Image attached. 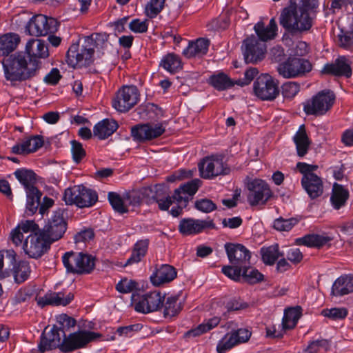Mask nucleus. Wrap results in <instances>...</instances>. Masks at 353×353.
<instances>
[{
	"label": "nucleus",
	"instance_id": "nucleus-21",
	"mask_svg": "<svg viewBox=\"0 0 353 353\" xmlns=\"http://www.w3.org/2000/svg\"><path fill=\"white\" fill-rule=\"evenodd\" d=\"M43 144V140L40 136L26 137L11 148L12 153L16 154H28L36 152Z\"/></svg>",
	"mask_w": 353,
	"mask_h": 353
},
{
	"label": "nucleus",
	"instance_id": "nucleus-23",
	"mask_svg": "<svg viewBox=\"0 0 353 353\" xmlns=\"http://www.w3.org/2000/svg\"><path fill=\"white\" fill-rule=\"evenodd\" d=\"M26 52L28 59L37 60L38 59H46L49 57L48 45L41 39H30L26 45Z\"/></svg>",
	"mask_w": 353,
	"mask_h": 353
},
{
	"label": "nucleus",
	"instance_id": "nucleus-47",
	"mask_svg": "<svg viewBox=\"0 0 353 353\" xmlns=\"http://www.w3.org/2000/svg\"><path fill=\"white\" fill-rule=\"evenodd\" d=\"M81 185H74L65 190L63 200L68 205H76L79 208L78 201L81 197Z\"/></svg>",
	"mask_w": 353,
	"mask_h": 353
},
{
	"label": "nucleus",
	"instance_id": "nucleus-27",
	"mask_svg": "<svg viewBox=\"0 0 353 353\" xmlns=\"http://www.w3.org/2000/svg\"><path fill=\"white\" fill-rule=\"evenodd\" d=\"M350 197V192L346 185L336 182L332 183V209L339 210L345 207Z\"/></svg>",
	"mask_w": 353,
	"mask_h": 353
},
{
	"label": "nucleus",
	"instance_id": "nucleus-41",
	"mask_svg": "<svg viewBox=\"0 0 353 353\" xmlns=\"http://www.w3.org/2000/svg\"><path fill=\"white\" fill-rule=\"evenodd\" d=\"M81 197L78 203L79 208H89L92 206L98 200V195L94 190L81 185Z\"/></svg>",
	"mask_w": 353,
	"mask_h": 353
},
{
	"label": "nucleus",
	"instance_id": "nucleus-57",
	"mask_svg": "<svg viewBox=\"0 0 353 353\" xmlns=\"http://www.w3.org/2000/svg\"><path fill=\"white\" fill-rule=\"evenodd\" d=\"M142 325L139 323L133 324L125 327H119L117 330V334L122 337L130 338L133 336L137 332L140 331Z\"/></svg>",
	"mask_w": 353,
	"mask_h": 353
},
{
	"label": "nucleus",
	"instance_id": "nucleus-62",
	"mask_svg": "<svg viewBox=\"0 0 353 353\" xmlns=\"http://www.w3.org/2000/svg\"><path fill=\"white\" fill-rule=\"evenodd\" d=\"M196 208L203 212L209 213L216 209V205L210 199H203L196 201Z\"/></svg>",
	"mask_w": 353,
	"mask_h": 353
},
{
	"label": "nucleus",
	"instance_id": "nucleus-40",
	"mask_svg": "<svg viewBox=\"0 0 353 353\" xmlns=\"http://www.w3.org/2000/svg\"><path fill=\"white\" fill-rule=\"evenodd\" d=\"M160 66L170 73H174L182 68L181 59L173 53L165 55L160 62Z\"/></svg>",
	"mask_w": 353,
	"mask_h": 353
},
{
	"label": "nucleus",
	"instance_id": "nucleus-22",
	"mask_svg": "<svg viewBox=\"0 0 353 353\" xmlns=\"http://www.w3.org/2000/svg\"><path fill=\"white\" fill-rule=\"evenodd\" d=\"M210 44V40L203 37L190 41L182 54L188 59L201 58L207 54Z\"/></svg>",
	"mask_w": 353,
	"mask_h": 353
},
{
	"label": "nucleus",
	"instance_id": "nucleus-11",
	"mask_svg": "<svg viewBox=\"0 0 353 353\" xmlns=\"http://www.w3.org/2000/svg\"><path fill=\"white\" fill-rule=\"evenodd\" d=\"M100 336L99 333L86 330L74 332L64 337L61 342V350L68 352L83 348Z\"/></svg>",
	"mask_w": 353,
	"mask_h": 353
},
{
	"label": "nucleus",
	"instance_id": "nucleus-2",
	"mask_svg": "<svg viewBox=\"0 0 353 353\" xmlns=\"http://www.w3.org/2000/svg\"><path fill=\"white\" fill-rule=\"evenodd\" d=\"M108 45V36L94 33L85 37L81 46L72 45L67 52V61L72 67L86 66L93 61L95 51L101 52Z\"/></svg>",
	"mask_w": 353,
	"mask_h": 353
},
{
	"label": "nucleus",
	"instance_id": "nucleus-35",
	"mask_svg": "<svg viewBox=\"0 0 353 353\" xmlns=\"http://www.w3.org/2000/svg\"><path fill=\"white\" fill-rule=\"evenodd\" d=\"M20 41L17 34L7 33L0 37V57L7 56L14 51Z\"/></svg>",
	"mask_w": 353,
	"mask_h": 353
},
{
	"label": "nucleus",
	"instance_id": "nucleus-63",
	"mask_svg": "<svg viewBox=\"0 0 353 353\" xmlns=\"http://www.w3.org/2000/svg\"><path fill=\"white\" fill-rule=\"evenodd\" d=\"M222 272L225 276L236 281L240 280L242 270L232 265V266L223 267Z\"/></svg>",
	"mask_w": 353,
	"mask_h": 353
},
{
	"label": "nucleus",
	"instance_id": "nucleus-51",
	"mask_svg": "<svg viewBox=\"0 0 353 353\" xmlns=\"http://www.w3.org/2000/svg\"><path fill=\"white\" fill-rule=\"evenodd\" d=\"M52 305L65 306L69 304L74 298L72 293L65 294L63 292H51Z\"/></svg>",
	"mask_w": 353,
	"mask_h": 353
},
{
	"label": "nucleus",
	"instance_id": "nucleus-7",
	"mask_svg": "<svg viewBox=\"0 0 353 353\" xmlns=\"http://www.w3.org/2000/svg\"><path fill=\"white\" fill-rule=\"evenodd\" d=\"M132 305L140 313L148 314L160 310L163 305L165 296L159 291H153L141 296L132 295Z\"/></svg>",
	"mask_w": 353,
	"mask_h": 353
},
{
	"label": "nucleus",
	"instance_id": "nucleus-50",
	"mask_svg": "<svg viewBox=\"0 0 353 353\" xmlns=\"http://www.w3.org/2000/svg\"><path fill=\"white\" fill-rule=\"evenodd\" d=\"M241 276L250 283L259 282L263 280V274L256 269L252 267H247V265L242 268Z\"/></svg>",
	"mask_w": 353,
	"mask_h": 353
},
{
	"label": "nucleus",
	"instance_id": "nucleus-49",
	"mask_svg": "<svg viewBox=\"0 0 353 353\" xmlns=\"http://www.w3.org/2000/svg\"><path fill=\"white\" fill-rule=\"evenodd\" d=\"M262 259L266 264H273L279 257V246L277 245L270 246L261 250Z\"/></svg>",
	"mask_w": 353,
	"mask_h": 353
},
{
	"label": "nucleus",
	"instance_id": "nucleus-1",
	"mask_svg": "<svg viewBox=\"0 0 353 353\" xmlns=\"http://www.w3.org/2000/svg\"><path fill=\"white\" fill-rule=\"evenodd\" d=\"M316 6V0H290V6L280 15V24L292 32L309 30L312 27L311 12Z\"/></svg>",
	"mask_w": 353,
	"mask_h": 353
},
{
	"label": "nucleus",
	"instance_id": "nucleus-14",
	"mask_svg": "<svg viewBox=\"0 0 353 353\" xmlns=\"http://www.w3.org/2000/svg\"><path fill=\"white\" fill-rule=\"evenodd\" d=\"M63 214L64 212L61 209L54 211L43 229L41 233L50 243L60 239L66 230Z\"/></svg>",
	"mask_w": 353,
	"mask_h": 353
},
{
	"label": "nucleus",
	"instance_id": "nucleus-5",
	"mask_svg": "<svg viewBox=\"0 0 353 353\" xmlns=\"http://www.w3.org/2000/svg\"><path fill=\"white\" fill-rule=\"evenodd\" d=\"M94 261L93 256L82 252H68L62 256L67 272L77 274L90 273L94 269Z\"/></svg>",
	"mask_w": 353,
	"mask_h": 353
},
{
	"label": "nucleus",
	"instance_id": "nucleus-9",
	"mask_svg": "<svg viewBox=\"0 0 353 353\" xmlns=\"http://www.w3.org/2000/svg\"><path fill=\"white\" fill-rule=\"evenodd\" d=\"M221 155H212L205 158L199 164L200 175L203 179H210L230 172V168Z\"/></svg>",
	"mask_w": 353,
	"mask_h": 353
},
{
	"label": "nucleus",
	"instance_id": "nucleus-37",
	"mask_svg": "<svg viewBox=\"0 0 353 353\" xmlns=\"http://www.w3.org/2000/svg\"><path fill=\"white\" fill-rule=\"evenodd\" d=\"M302 314V309L300 306H296L286 309L282 319L281 325L287 330L293 329Z\"/></svg>",
	"mask_w": 353,
	"mask_h": 353
},
{
	"label": "nucleus",
	"instance_id": "nucleus-19",
	"mask_svg": "<svg viewBox=\"0 0 353 353\" xmlns=\"http://www.w3.org/2000/svg\"><path fill=\"white\" fill-rule=\"evenodd\" d=\"M165 130V123H147L134 126L131 132L133 138L139 141L152 140L161 136Z\"/></svg>",
	"mask_w": 353,
	"mask_h": 353
},
{
	"label": "nucleus",
	"instance_id": "nucleus-52",
	"mask_svg": "<svg viewBox=\"0 0 353 353\" xmlns=\"http://www.w3.org/2000/svg\"><path fill=\"white\" fill-rule=\"evenodd\" d=\"M165 0H150L146 5L145 12L150 18L156 17L163 9Z\"/></svg>",
	"mask_w": 353,
	"mask_h": 353
},
{
	"label": "nucleus",
	"instance_id": "nucleus-17",
	"mask_svg": "<svg viewBox=\"0 0 353 353\" xmlns=\"http://www.w3.org/2000/svg\"><path fill=\"white\" fill-rule=\"evenodd\" d=\"M252 332L248 328H239L227 333L217 343L218 353H225L239 344L249 341Z\"/></svg>",
	"mask_w": 353,
	"mask_h": 353
},
{
	"label": "nucleus",
	"instance_id": "nucleus-53",
	"mask_svg": "<svg viewBox=\"0 0 353 353\" xmlns=\"http://www.w3.org/2000/svg\"><path fill=\"white\" fill-rule=\"evenodd\" d=\"M299 84L293 81L287 82L281 87L282 94L286 99H292L299 93Z\"/></svg>",
	"mask_w": 353,
	"mask_h": 353
},
{
	"label": "nucleus",
	"instance_id": "nucleus-8",
	"mask_svg": "<svg viewBox=\"0 0 353 353\" xmlns=\"http://www.w3.org/2000/svg\"><path fill=\"white\" fill-rule=\"evenodd\" d=\"M139 96L136 86L123 85L116 92L112 105L118 112H128L138 103Z\"/></svg>",
	"mask_w": 353,
	"mask_h": 353
},
{
	"label": "nucleus",
	"instance_id": "nucleus-25",
	"mask_svg": "<svg viewBox=\"0 0 353 353\" xmlns=\"http://www.w3.org/2000/svg\"><path fill=\"white\" fill-rule=\"evenodd\" d=\"M176 276V272L174 267L164 264L157 269L150 276V281L155 286L172 281Z\"/></svg>",
	"mask_w": 353,
	"mask_h": 353
},
{
	"label": "nucleus",
	"instance_id": "nucleus-3",
	"mask_svg": "<svg viewBox=\"0 0 353 353\" xmlns=\"http://www.w3.org/2000/svg\"><path fill=\"white\" fill-rule=\"evenodd\" d=\"M40 63L22 53L14 54L3 63L5 77L12 83L25 81L36 75Z\"/></svg>",
	"mask_w": 353,
	"mask_h": 353
},
{
	"label": "nucleus",
	"instance_id": "nucleus-38",
	"mask_svg": "<svg viewBox=\"0 0 353 353\" xmlns=\"http://www.w3.org/2000/svg\"><path fill=\"white\" fill-rule=\"evenodd\" d=\"M219 322L220 319L217 316L206 319L202 323L196 326L195 328H193L188 331L185 333V336L188 337H195L200 336L217 326Z\"/></svg>",
	"mask_w": 353,
	"mask_h": 353
},
{
	"label": "nucleus",
	"instance_id": "nucleus-59",
	"mask_svg": "<svg viewBox=\"0 0 353 353\" xmlns=\"http://www.w3.org/2000/svg\"><path fill=\"white\" fill-rule=\"evenodd\" d=\"M258 73L259 71L256 68H250L245 72L244 78L235 81V84L241 87L247 85L250 83Z\"/></svg>",
	"mask_w": 353,
	"mask_h": 353
},
{
	"label": "nucleus",
	"instance_id": "nucleus-30",
	"mask_svg": "<svg viewBox=\"0 0 353 353\" xmlns=\"http://www.w3.org/2000/svg\"><path fill=\"white\" fill-rule=\"evenodd\" d=\"M353 292V274L339 276L332 283V296H343Z\"/></svg>",
	"mask_w": 353,
	"mask_h": 353
},
{
	"label": "nucleus",
	"instance_id": "nucleus-33",
	"mask_svg": "<svg viewBox=\"0 0 353 353\" xmlns=\"http://www.w3.org/2000/svg\"><path fill=\"white\" fill-rule=\"evenodd\" d=\"M207 227V223L199 219H187L180 222L179 231L185 235L201 232Z\"/></svg>",
	"mask_w": 353,
	"mask_h": 353
},
{
	"label": "nucleus",
	"instance_id": "nucleus-6",
	"mask_svg": "<svg viewBox=\"0 0 353 353\" xmlns=\"http://www.w3.org/2000/svg\"><path fill=\"white\" fill-rule=\"evenodd\" d=\"M331 107L330 90L319 91L303 103V109L307 115L315 117L325 114Z\"/></svg>",
	"mask_w": 353,
	"mask_h": 353
},
{
	"label": "nucleus",
	"instance_id": "nucleus-16",
	"mask_svg": "<svg viewBox=\"0 0 353 353\" xmlns=\"http://www.w3.org/2000/svg\"><path fill=\"white\" fill-rule=\"evenodd\" d=\"M312 69L311 63L301 58H290L279 64L278 72L284 78H294L308 72Z\"/></svg>",
	"mask_w": 353,
	"mask_h": 353
},
{
	"label": "nucleus",
	"instance_id": "nucleus-54",
	"mask_svg": "<svg viewBox=\"0 0 353 353\" xmlns=\"http://www.w3.org/2000/svg\"><path fill=\"white\" fill-rule=\"evenodd\" d=\"M298 221L296 219H285L279 218L274 221V228L279 231H289L296 225Z\"/></svg>",
	"mask_w": 353,
	"mask_h": 353
},
{
	"label": "nucleus",
	"instance_id": "nucleus-12",
	"mask_svg": "<svg viewBox=\"0 0 353 353\" xmlns=\"http://www.w3.org/2000/svg\"><path fill=\"white\" fill-rule=\"evenodd\" d=\"M253 91L256 97L265 101L274 100L279 93L276 82L268 74L257 77L253 84Z\"/></svg>",
	"mask_w": 353,
	"mask_h": 353
},
{
	"label": "nucleus",
	"instance_id": "nucleus-18",
	"mask_svg": "<svg viewBox=\"0 0 353 353\" xmlns=\"http://www.w3.org/2000/svg\"><path fill=\"white\" fill-rule=\"evenodd\" d=\"M243 55L247 63H256L263 60L266 54L265 43L255 37L248 38L243 42Z\"/></svg>",
	"mask_w": 353,
	"mask_h": 353
},
{
	"label": "nucleus",
	"instance_id": "nucleus-44",
	"mask_svg": "<svg viewBox=\"0 0 353 353\" xmlns=\"http://www.w3.org/2000/svg\"><path fill=\"white\" fill-rule=\"evenodd\" d=\"M148 250V242L141 241L135 244L131 256L127 260L125 265L139 262L145 256Z\"/></svg>",
	"mask_w": 353,
	"mask_h": 353
},
{
	"label": "nucleus",
	"instance_id": "nucleus-10",
	"mask_svg": "<svg viewBox=\"0 0 353 353\" xmlns=\"http://www.w3.org/2000/svg\"><path fill=\"white\" fill-rule=\"evenodd\" d=\"M59 23L52 17L43 14L33 16L26 26L28 34L34 37L46 36L57 30Z\"/></svg>",
	"mask_w": 353,
	"mask_h": 353
},
{
	"label": "nucleus",
	"instance_id": "nucleus-48",
	"mask_svg": "<svg viewBox=\"0 0 353 353\" xmlns=\"http://www.w3.org/2000/svg\"><path fill=\"white\" fill-rule=\"evenodd\" d=\"M41 195V194L37 188H30V189L26 191V208L30 212L34 213L37 210Z\"/></svg>",
	"mask_w": 353,
	"mask_h": 353
},
{
	"label": "nucleus",
	"instance_id": "nucleus-45",
	"mask_svg": "<svg viewBox=\"0 0 353 353\" xmlns=\"http://www.w3.org/2000/svg\"><path fill=\"white\" fill-rule=\"evenodd\" d=\"M330 348V341L327 339H318L310 341L300 353H317L321 350L327 351Z\"/></svg>",
	"mask_w": 353,
	"mask_h": 353
},
{
	"label": "nucleus",
	"instance_id": "nucleus-56",
	"mask_svg": "<svg viewBox=\"0 0 353 353\" xmlns=\"http://www.w3.org/2000/svg\"><path fill=\"white\" fill-rule=\"evenodd\" d=\"M138 288L137 282L132 279H121L116 285V289L121 293H130Z\"/></svg>",
	"mask_w": 353,
	"mask_h": 353
},
{
	"label": "nucleus",
	"instance_id": "nucleus-28",
	"mask_svg": "<svg viewBox=\"0 0 353 353\" xmlns=\"http://www.w3.org/2000/svg\"><path fill=\"white\" fill-rule=\"evenodd\" d=\"M108 197L112 208L121 214L128 212V205H134V199L128 193L121 196L116 192H109Z\"/></svg>",
	"mask_w": 353,
	"mask_h": 353
},
{
	"label": "nucleus",
	"instance_id": "nucleus-55",
	"mask_svg": "<svg viewBox=\"0 0 353 353\" xmlns=\"http://www.w3.org/2000/svg\"><path fill=\"white\" fill-rule=\"evenodd\" d=\"M130 30L134 33H144L146 32L148 28V20L134 19H132L128 24Z\"/></svg>",
	"mask_w": 353,
	"mask_h": 353
},
{
	"label": "nucleus",
	"instance_id": "nucleus-60",
	"mask_svg": "<svg viewBox=\"0 0 353 353\" xmlns=\"http://www.w3.org/2000/svg\"><path fill=\"white\" fill-rule=\"evenodd\" d=\"M70 143L73 159L75 162L79 163L85 156V150L82 145L77 141H71Z\"/></svg>",
	"mask_w": 353,
	"mask_h": 353
},
{
	"label": "nucleus",
	"instance_id": "nucleus-61",
	"mask_svg": "<svg viewBox=\"0 0 353 353\" xmlns=\"http://www.w3.org/2000/svg\"><path fill=\"white\" fill-rule=\"evenodd\" d=\"M265 330L266 336L271 338H281L287 331V330L284 329L283 326L281 325V323L268 326Z\"/></svg>",
	"mask_w": 353,
	"mask_h": 353
},
{
	"label": "nucleus",
	"instance_id": "nucleus-4",
	"mask_svg": "<svg viewBox=\"0 0 353 353\" xmlns=\"http://www.w3.org/2000/svg\"><path fill=\"white\" fill-rule=\"evenodd\" d=\"M317 168V165L303 162H299L296 164L297 170L303 175L301 179L302 185L312 199L319 196L323 191L321 178L314 173Z\"/></svg>",
	"mask_w": 353,
	"mask_h": 353
},
{
	"label": "nucleus",
	"instance_id": "nucleus-13",
	"mask_svg": "<svg viewBox=\"0 0 353 353\" xmlns=\"http://www.w3.org/2000/svg\"><path fill=\"white\" fill-rule=\"evenodd\" d=\"M248 201L252 206L264 205L272 196L269 185L263 180L255 179L248 184Z\"/></svg>",
	"mask_w": 353,
	"mask_h": 353
},
{
	"label": "nucleus",
	"instance_id": "nucleus-46",
	"mask_svg": "<svg viewBox=\"0 0 353 353\" xmlns=\"http://www.w3.org/2000/svg\"><path fill=\"white\" fill-rule=\"evenodd\" d=\"M182 309V300L178 296H169L165 303V314L173 316Z\"/></svg>",
	"mask_w": 353,
	"mask_h": 353
},
{
	"label": "nucleus",
	"instance_id": "nucleus-58",
	"mask_svg": "<svg viewBox=\"0 0 353 353\" xmlns=\"http://www.w3.org/2000/svg\"><path fill=\"white\" fill-rule=\"evenodd\" d=\"M16 252L13 250L0 251V279L4 277V259L7 258L11 263L16 261Z\"/></svg>",
	"mask_w": 353,
	"mask_h": 353
},
{
	"label": "nucleus",
	"instance_id": "nucleus-39",
	"mask_svg": "<svg viewBox=\"0 0 353 353\" xmlns=\"http://www.w3.org/2000/svg\"><path fill=\"white\" fill-rule=\"evenodd\" d=\"M29 263L21 261L15 264L12 270V274L14 281L17 283H21L27 280L30 274Z\"/></svg>",
	"mask_w": 353,
	"mask_h": 353
},
{
	"label": "nucleus",
	"instance_id": "nucleus-34",
	"mask_svg": "<svg viewBox=\"0 0 353 353\" xmlns=\"http://www.w3.org/2000/svg\"><path fill=\"white\" fill-rule=\"evenodd\" d=\"M118 128L114 120L103 119L97 123L93 129V134L100 139H105L112 135Z\"/></svg>",
	"mask_w": 353,
	"mask_h": 353
},
{
	"label": "nucleus",
	"instance_id": "nucleus-20",
	"mask_svg": "<svg viewBox=\"0 0 353 353\" xmlns=\"http://www.w3.org/2000/svg\"><path fill=\"white\" fill-rule=\"evenodd\" d=\"M225 250L229 261L233 265L242 269L250 263V252L245 246L241 244H227Z\"/></svg>",
	"mask_w": 353,
	"mask_h": 353
},
{
	"label": "nucleus",
	"instance_id": "nucleus-29",
	"mask_svg": "<svg viewBox=\"0 0 353 353\" xmlns=\"http://www.w3.org/2000/svg\"><path fill=\"white\" fill-rule=\"evenodd\" d=\"M330 236L325 234H308L294 240L297 245L319 248L330 241Z\"/></svg>",
	"mask_w": 353,
	"mask_h": 353
},
{
	"label": "nucleus",
	"instance_id": "nucleus-36",
	"mask_svg": "<svg viewBox=\"0 0 353 353\" xmlns=\"http://www.w3.org/2000/svg\"><path fill=\"white\" fill-rule=\"evenodd\" d=\"M336 36V43L339 47L350 51L353 49V26L349 28L340 27Z\"/></svg>",
	"mask_w": 353,
	"mask_h": 353
},
{
	"label": "nucleus",
	"instance_id": "nucleus-43",
	"mask_svg": "<svg viewBox=\"0 0 353 353\" xmlns=\"http://www.w3.org/2000/svg\"><path fill=\"white\" fill-rule=\"evenodd\" d=\"M16 178L19 182L25 187L26 191L28 190L30 188H35L33 183L35 181V174L28 170H17L14 172Z\"/></svg>",
	"mask_w": 353,
	"mask_h": 353
},
{
	"label": "nucleus",
	"instance_id": "nucleus-26",
	"mask_svg": "<svg viewBox=\"0 0 353 353\" xmlns=\"http://www.w3.org/2000/svg\"><path fill=\"white\" fill-rule=\"evenodd\" d=\"M254 30L259 39V41L265 43V42L275 38L278 27L275 19L272 18L267 26L263 21H259L254 25Z\"/></svg>",
	"mask_w": 353,
	"mask_h": 353
},
{
	"label": "nucleus",
	"instance_id": "nucleus-15",
	"mask_svg": "<svg viewBox=\"0 0 353 353\" xmlns=\"http://www.w3.org/2000/svg\"><path fill=\"white\" fill-rule=\"evenodd\" d=\"M50 244V243L42 233H34L26 237L23 241L22 249L29 257L38 259L48 250Z\"/></svg>",
	"mask_w": 353,
	"mask_h": 353
},
{
	"label": "nucleus",
	"instance_id": "nucleus-64",
	"mask_svg": "<svg viewBox=\"0 0 353 353\" xmlns=\"http://www.w3.org/2000/svg\"><path fill=\"white\" fill-rule=\"evenodd\" d=\"M201 181L195 179L180 186L181 190L188 194L190 196L194 195L201 185Z\"/></svg>",
	"mask_w": 353,
	"mask_h": 353
},
{
	"label": "nucleus",
	"instance_id": "nucleus-32",
	"mask_svg": "<svg viewBox=\"0 0 353 353\" xmlns=\"http://www.w3.org/2000/svg\"><path fill=\"white\" fill-rule=\"evenodd\" d=\"M293 140L296 145L297 154L301 157L305 156L308 151L311 141L306 133L304 125L299 126Z\"/></svg>",
	"mask_w": 353,
	"mask_h": 353
},
{
	"label": "nucleus",
	"instance_id": "nucleus-24",
	"mask_svg": "<svg viewBox=\"0 0 353 353\" xmlns=\"http://www.w3.org/2000/svg\"><path fill=\"white\" fill-rule=\"evenodd\" d=\"M59 329L52 327L50 332L41 336V341L38 345V350L41 353L59 347L61 350V337Z\"/></svg>",
	"mask_w": 353,
	"mask_h": 353
},
{
	"label": "nucleus",
	"instance_id": "nucleus-42",
	"mask_svg": "<svg viewBox=\"0 0 353 353\" xmlns=\"http://www.w3.org/2000/svg\"><path fill=\"white\" fill-rule=\"evenodd\" d=\"M210 83L216 90H223L230 88L235 84L225 74L218 73L211 76Z\"/></svg>",
	"mask_w": 353,
	"mask_h": 353
},
{
	"label": "nucleus",
	"instance_id": "nucleus-31",
	"mask_svg": "<svg viewBox=\"0 0 353 353\" xmlns=\"http://www.w3.org/2000/svg\"><path fill=\"white\" fill-rule=\"evenodd\" d=\"M351 63L352 62L346 56H339L334 62H332V76L351 77L352 75Z\"/></svg>",
	"mask_w": 353,
	"mask_h": 353
}]
</instances>
